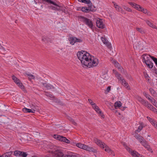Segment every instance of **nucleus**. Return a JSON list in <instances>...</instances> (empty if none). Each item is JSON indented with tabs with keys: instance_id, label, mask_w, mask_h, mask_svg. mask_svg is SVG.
<instances>
[{
	"instance_id": "obj_1",
	"label": "nucleus",
	"mask_w": 157,
	"mask_h": 157,
	"mask_svg": "<svg viewBox=\"0 0 157 157\" xmlns=\"http://www.w3.org/2000/svg\"><path fill=\"white\" fill-rule=\"evenodd\" d=\"M82 64L88 68L96 66L98 63V59L92 56L89 53L84 51H78L77 54Z\"/></svg>"
},
{
	"instance_id": "obj_2",
	"label": "nucleus",
	"mask_w": 157,
	"mask_h": 157,
	"mask_svg": "<svg viewBox=\"0 0 157 157\" xmlns=\"http://www.w3.org/2000/svg\"><path fill=\"white\" fill-rule=\"evenodd\" d=\"M82 64L88 68L96 66L98 63V59L92 56L89 53L84 51H78L77 54Z\"/></svg>"
},
{
	"instance_id": "obj_3",
	"label": "nucleus",
	"mask_w": 157,
	"mask_h": 157,
	"mask_svg": "<svg viewBox=\"0 0 157 157\" xmlns=\"http://www.w3.org/2000/svg\"><path fill=\"white\" fill-rule=\"evenodd\" d=\"M78 18L81 21L83 22L89 28L92 29H93V24L91 20L82 16H78Z\"/></svg>"
},
{
	"instance_id": "obj_4",
	"label": "nucleus",
	"mask_w": 157,
	"mask_h": 157,
	"mask_svg": "<svg viewBox=\"0 0 157 157\" xmlns=\"http://www.w3.org/2000/svg\"><path fill=\"white\" fill-rule=\"evenodd\" d=\"M129 4L132 6L133 7L139 11L143 12L144 13L146 14L147 10L146 9H143L140 5L133 2H129Z\"/></svg>"
},
{
	"instance_id": "obj_5",
	"label": "nucleus",
	"mask_w": 157,
	"mask_h": 157,
	"mask_svg": "<svg viewBox=\"0 0 157 157\" xmlns=\"http://www.w3.org/2000/svg\"><path fill=\"white\" fill-rule=\"evenodd\" d=\"M69 40L70 42V44L72 45H73L76 42L80 43L82 42V40L81 39H78L71 35V36H69Z\"/></svg>"
},
{
	"instance_id": "obj_6",
	"label": "nucleus",
	"mask_w": 157,
	"mask_h": 157,
	"mask_svg": "<svg viewBox=\"0 0 157 157\" xmlns=\"http://www.w3.org/2000/svg\"><path fill=\"white\" fill-rule=\"evenodd\" d=\"M55 157H66L68 155H65L61 151L57 150L54 151Z\"/></svg>"
},
{
	"instance_id": "obj_7",
	"label": "nucleus",
	"mask_w": 157,
	"mask_h": 157,
	"mask_svg": "<svg viewBox=\"0 0 157 157\" xmlns=\"http://www.w3.org/2000/svg\"><path fill=\"white\" fill-rule=\"evenodd\" d=\"M96 23L97 26L99 28L103 29L105 27V25L103 24L102 20L100 19L97 20Z\"/></svg>"
},
{
	"instance_id": "obj_8",
	"label": "nucleus",
	"mask_w": 157,
	"mask_h": 157,
	"mask_svg": "<svg viewBox=\"0 0 157 157\" xmlns=\"http://www.w3.org/2000/svg\"><path fill=\"white\" fill-rule=\"evenodd\" d=\"M143 61L144 63H150V55L147 56V54L143 55Z\"/></svg>"
},
{
	"instance_id": "obj_9",
	"label": "nucleus",
	"mask_w": 157,
	"mask_h": 157,
	"mask_svg": "<svg viewBox=\"0 0 157 157\" xmlns=\"http://www.w3.org/2000/svg\"><path fill=\"white\" fill-rule=\"evenodd\" d=\"M44 92L45 94V95L47 96L50 97L52 98V99H51L52 100L55 101L56 102H58V100L57 99H56L52 94H51L50 92L45 91H44Z\"/></svg>"
},
{
	"instance_id": "obj_10",
	"label": "nucleus",
	"mask_w": 157,
	"mask_h": 157,
	"mask_svg": "<svg viewBox=\"0 0 157 157\" xmlns=\"http://www.w3.org/2000/svg\"><path fill=\"white\" fill-rule=\"evenodd\" d=\"M95 7L93 6V5H88V7H86V12L85 13H88L90 11L93 12L95 10L94 8Z\"/></svg>"
},
{
	"instance_id": "obj_11",
	"label": "nucleus",
	"mask_w": 157,
	"mask_h": 157,
	"mask_svg": "<svg viewBox=\"0 0 157 157\" xmlns=\"http://www.w3.org/2000/svg\"><path fill=\"white\" fill-rule=\"evenodd\" d=\"M41 84L48 90L51 89H55V87L47 83L41 82Z\"/></svg>"
},
{
	"instance_id": "obj_12",
	"label": "nucleus",
	"mask_w": 157,
	"mask_h": 157,
	"mask_svg": "<svg viewBox=\"0 0 157 157\" xmlns=\"http://www.w3.org/2000/svg\"><path fill=\"white\" fill-rule=\"evenodd\" d=\"M143 146H144L147 150L148 151L152 152V150L150 146L147 144V142L146 140L144 141L141 144Z\"/></svg>"
},
{
	"instance_id": "obj_13",
	"label": "nucleus",
	"mask_w": 157,
	"mask_h": 157,
	"mask_svg": "<svg viewBox=\"0 0 157 157\" xmlns=\"http://www.w3.org/2000/svg\"><path fill=\"white\" fill-rule=\"evenodd\" d=\"M95 105V108L94 109L101 116V117L104 118V116L103 114V113H102L101 111L100 110V109L99 108L98 106H96V105Z\"/></svg>"
},
{
	"instance_id": "obj_14",
	"label": "nucleus",
	"mask_w": 157,
	"mask_h": 157,
	"mask_svg": "<svg viewBox=\"0 0 157 157\" xmlns=\"http://www.w3.org/2000/svg\"><path fill=\"white\" fill-rule=\"evenodd\" d=\"M112 63L114 64V66L117 67L118 69H123L122 67L120 66L119 63L116 60H114L113 61Z\"/></svg>"
},
{
	"instance_id": "obj_15",
	"label": "nucleus",
	"mask_w": 157,
	"mask_h": 157,
	"mask_svg": "<svg viewBox=\"0 0 157 157\" xmlns=\"http://www.w3.org/2000/svg\"><path fill=\"white\" fill-rule=\"evenodd\" d=\"M22 110L23 112H24V113H34V112L35 111V110L34 109H28L26 108H23Z\"/></svg>"
},
{
	"instance_id": "obj_16",
	"label": "nucleus",
	"mask_w": 157,
	"mask_h": 157,
	"mask_svg": "<svg viewBox=\"0 0 157 157\" xmlns=\"http://www.w3.org/2000/svg\"><path fill=\"white\" fill-rule=\"evenodd\" d=\"M122 81V84L125 87L128 89H130V88L129 87V85L127 82H126L124 79H121V80Z\"/></svg>"
},
{
	"instance_id": "obj_17",
	"label": "nucleus",
	"mask_w": 157,
	"mask_h": 157,
	"mask_svg": "<svg viewBox=\"0 0 157 157\" xmlns=\"http://www.w3.org/2000/svg\"><path fill=\"white\" fill-rule=\"evenodd\" d=\"M78 1L85 4H89V5L92 4L90 0H78Z\"/></svg>"
},
{
	"instance_id": "obj_18",
	"label": "nucleus",
	"mask_w": 157,
	"mask_h": 157,
	"mask_svg": "<svg viewBox=\"0 0 157 157\" xmlns=\"http://www.w3.org/2000/svg\"><path fill=\"white\" fill-rule=\"evenodd\" d=\"M146 23L147 25L149 26L150 27H151L152 28L156 29H157V27L156 26L154 25V24L150 22L149 21H146Z\"/></svg>"
},
{
	"instance_id": "obj_19",
	"label": "nucleus",
	"mask_w": 157,
	"mask_h": 157,
	"mask_svg": "<svg viewBox=\"0 0 157 157\" xmlns=\"http://www.w3.org/2000/svg\"><path fill=\"white\" fill-rule=\"evenodd\" d=\"M13 153L12 151H9L3 154L2 155V157H10Z\"/></svg>"
},
{
	"instance_id": "obj_20",
	"label": "nucleus",
	"mask_w": 157,
	"mask_h": 157,
	"mask_svg": "<svg viewBox=\"0 0 157 157\" xmlns=\"http://www.w3.org/2000/svg\"><path fill=\"white\" fill-rule=\"evenodd\" d=\"M25 74L26 75L29 76V79L30 80H31L32 79H35V77L34 75L31 74H30L29 73H25Z\"/></svg>"
},
{
	"instance_id": "obj_21",
	"label": "nucleus",
	"mask_w": 157,
	"mask_h": 157,
	"mask_svg": "<svg viewBox=\"0 0 157 157\" xmlns=\"http://www.w3.org/2000/svg\"><path fill=\"white\" fill-rule=\"evenodd\" d=\"M116 9L117 11L120 12L122 14H126V13L119 6H118L117 8L116 7Z\"/></svg>"
},
{
	"instance_id": "obj_22",
	"label": "nucleus",
	"mask_w": 157,
	"mask_h": 157,
	"mask_svg": "<svg viewBox=\"0 0 157 157\" xmlns=\"http://www.w3.org/2000/svg\"><path fill=\"white\" fill-rule=\"evenodd\" d=\"M136 29L137 31L139 32L142 34L145 33V30L142 28H136Z\"/></svg>"
},
{
	"instance_id": "obj_23",
	"label": "nucleus",
	"mask_w": 157,
	"mask_h": 157,
	"mask_svg": "<svg viewBox=\"0 0 157 157\" xmlns=\"http://www.w3.org/2000/svg\"><path fill=\"white\" fill-rule=\"evenodd\" d=\"M12 78L13 80L14 81V82L17 84V83H19V82H20V80L17 77H16L14 75H13L12 76Z\"/></svg>"
},
{
	"instance_id": "obj_24",
	"label": "nucleus",
	"mask_w": 157,
	"mask_h": 157,
	"mask_svg": "<svg viewBox=\"0 0 157 157\" xmlns=\"http://www.w3.org/2000/svg\"><path fill=\"white\" fill-rule=\"evenodd\" d=\"M122 103L120 101H116L114 103V105L116 108L117 107H120L121 106Z\"/></svg>"
},
{
	"instance_id": "obj_25",
	"label": "nucleus",
	"mask_w": 157,
	"mask_h": 157,
	"mask_svg": "<svg viewBox=\"0 0 157 157\" xmlns=\"http://www.w3.org/2000/svg\"><path fill=\"white\" fill-rule=\"evenodd\" d=\"M103 147H102L103 148H105V151H106L109 152V151H111V149L108 146L105 144H103Z\"/></svg>"
},
{
	"instance_id": "obj_26",
	"label": "nucleus",
	"mask_w": 157,
	"mask_h": 157,
	"mask_svg": "<svg viewBox=\"0 0 157 157\" xmlns=\"http://www.w3.org/2000/svg\"><path fill=\"white\" fill-rule=\"evenodd\" d=\"M143 94L144 96H145L149 100H150L151 102H152L153 101H152V100L150 98L151 97L149 95L147 94L145 92H143Z\"/></svg>"
},
{
	"instance_id": "obj_27",
	"label": "nucleus",
	"mask_w": 157,
	"mask_h": 157,
	"mask_svg": "<svg viewBox=\"0 0 157 157\" xmlns=\"http://www.w3.org/2000/svg\"><path fill=\"white\" fill-rule=\"evenodd\" d=\"M42 40L43 41L45 42H50L51 41V40L47 36H43L42 38Z\"/></svg>"
},
{
	"instance_id": "obj_28",
	"label": "nucleus",
	"mask_w": 157,
	"mask_h": 157,
	"mask_svg": "<svg viewBox=\"0 0 157 157\" xmlns=\"http://www.w3.org/2000/svg\"><path fill=\"white\" fill-rule=\"evenodd\" d=\"M52 10L59 11L60 10V7L58 5L55 6H52Z\"/></svg>"
},
{
	"instance_id": "obj_29",
	"label": "nucleus",
	"mask_w": 157,
	"mask_h": 157,
	"mask_svg": "<svg viewBox=\"0 0 157 157\" xmlns=\"http://www.w3.org/2000/svg\"><path fill=\"white\" fill-rule=\"evenodd\" d=\"M145 63L147 67L150 68H152L153 66V64L151 61H150V63Z\"/></svg>"
},
{
	"instance_id": "obj_30",
	"label": "nucleus",
	"mask_w": 157,
	"mask_h": 157,
	"mask_svg": "<svg viewBox=\"0 0 157 157\" xmlns=\"http://www.w3.org/2000/svg\"><path fill=\"white\" fill-rule=\"evenodd\" d=\"M21 153V151L18 150H15L14 152V155L16 156H20Z\"/></svg>"
},
{
	"instance_id": "obj_31",
	"label": "nucleus",
	"mask_w": 157,
	"mask_h": 157,
	"mask_svg": "<svg viewBox=\"0 0 157 157\" xmlns=\"http://www.w3.org/2000/svg\"><path fill=\"white\" fill-rule=\"evenodd\" d=\"M62 136L59 135H53V137L56 140H59L60 141L61 139V137Z\"/></svg>"
},
{
	"instance_id": "obj_32",
	"label": "nucleus",
	"mask_w": 157,
	"mask_h": 157,
	"mask_svg": "<svg viewBox=\"0 0 157 157\" xmlns=\"http://www.w3.org/2000/svg\"><path fill=\"white\" fill-rule=\"evenodd\" d=\"M131 154L133 157H138L137 155H138V152L136 151H131Z\"/></svg>"
},
{
	"instance_id": "obj_33",
	"label": "nucleus",
	"mask_w": 157,
	"mask_h": 157,
	"mask_svg": "<svg viewBox=\"0 0 157 157\" xmlns=\"http://www.w3.org/2000/svg\"><path fill=\"white\" fill-rule=\"evenodd\" d=\"M131 154L133 157H138L137 155H138V152L136 151H131Z\"/></svg>"
},
{
	"instance_id": "obj_34",
	"label": "nucleus",
	"mask_w": 157,
	"mask_h": 157,
	"mask_svg": "<svg viewBox=\"0 0 157 157\" xmlns=\"http://www.w3.org/2000/svg\"><path fill=\"white\" fill-rule=\"evenodd\" d=\"M149 91L153 96H155L156 95V91L153 89L150 88L149 89Z\"/></svg>"
},
{
	"instance_id": "obj_35",
	"label": "nucleus",
	"mask_w": 157,
	"mask_h": 157,
	"mask_svg": "<svg viewBox=\"0 0 157 157\" xmlns=\"http://www.w3.org/2000/svg\"><path fill=\"white\" fill-rule=\"evenodd\" d=\"M18 86L20 87L21 89H23L24 88V86H23V84L21 83V81L20 82H19V83L17 84Z\"/></svg>"
},
{
	"instance_id": "obj_36",
	"label": "nucleus",
	"mask_w": 157,
	"mask_h": 157,
	"mask_svg": "<svg viewBox=\"0 0 157 157\" xmlns=\"http://www.w3.org/2000/svg\"><path fill=\"white\" fill-rule=\"evenodd\" d=\"M150 58L153 60L155 64H156L157 67V58L154 57L153 56H150Z\"/></svg>"
},
{
	"instance_id": "obj_37",
	"label": "nucleus",
	"mask_w": 157,
	"mask_h": 157,
	"mask_svg": "<svg viewBox=\"0 0 157 157\" xmlns=\"http://www.w3.org/2000/svg\"><path fill=\"white\" fill-rule=\"evenodd\" d=\"M28 155V154L26 153V152L21 151V153L20 155L21 157H26Z\"/></svg>"
},
{
	"instance_id": "obj_38",
	"label": "nucleus",
	"mask_w": 157,
	"mask_h": 157,
	"mask_svg": "<svg viewBox=\"0 0 157 157\" xmlns=\"http://www.w3.org/2000/svg\"><path fill=\"white\" fill-rule=\"evenodd\" d=\"M95 142H96V143L98 145V143H101V144L102 145V146H103L104 145L103 144H105L104 142H102L101 140H99V139H96V140H95Z\"/></svg>"
},
{
	"instance_id": "obj_39",
	"label": "nucleus",
	"mask_w": 157,
	"mask_h": 157,
	"mask_svg": "<svg viewBox=\"0 0 157 157\" xmlns=\"http://www.w3.org/2000/svg\"><path fill=\"white\" fill-rule=\"evenodd\" d=\"M141 103L144 106H147L148 102L144 99Z\"/></svg>"
},
{
	"instance_id": "obj_40",
	"label": "nucleus",
	"mask_w": 157,
	"mask_h": 157,
	"mask_svg": "<svg viewBox=\"0 0 157 157\" xmlns=\"http://www.w3.org/2000/svg\"><path fill=\"white\" fill-rule=\"evenodd\" d=\"M123 8L125 10H126L128 12H130L132 11V10L130 8H129L125 6H123Z\"/></svg>"
},
{
	"instance_id": "obj_41",
	"label": "nucleus",
	"mask_w": 157,
	"mask_h": 157,
	"mask_svg": "<svg viewBox=\"0 0 157 157\" xmlns=\"http://www.w3.org/2000/svg\"><path fill=\"white\" fill-rule=\"evenodd\" d=\"M86 150L90 152H94L95 151V150L92 147H90L88 146L87 149Z\"/></svg>"
},
{
	"instance_id": "obj_42",
	"label": "nucleus",
	"mask_w": 157,
	"mask_h": 157,
	"mask_svg": "<svg viewBox=\"0 0 157 157\" xmlns=\"http://www.w3.org/2000/svg\"><path fill=\"white\" fill-rule=\"evenodd\" d=\"M143 128V127L141 125H140L138 128L137 130L135 131V133H136V132H139L141 130H142Z\"/></svg>"
},
{
	"instance_id": "obj_43",
	"label": "nucleus",
	"mask_w": 157,
	"mask_h": 157,
	"mask_svg": "<svg viewBox=\"0 0 157 157\" xmlns=\"http://www.w3.org/2000/svg\"><path fill=\"white\" fill-rule=\"evenodd\" d=\"M138 140L141 144H142L144 141V140H145L144 138L142 136H141V137L139 139H138Z\"/></svg>"
},
{
	"instance_id": "obj_44",
	"label": "nucleus",
	"mask_w": 157,
	"mask_h": 157,
	"mask_svg": "<svg viewBox=\"0 0 157 157\" xmlns=\"http://www.w3.org/2000/svg\"><path fill=\"white\" fill-rule=\"evenodd\" d=\"M136 133V134H135L134 136L136 138V139L138 140L142 136L141 135Z\"/></svg>"
},
{
	"instance_id": "obj_45",
	"label": "nucleus",
	"mask_w": 157,
	"mask_h": 157,
	"mask_svg": "<svg viewBox=\"0 0 157 157\" xmlns=\"http://www.w3.org/2000/svg\"><path fill=\"white\" fill-rule=\"evenodd\" d=\"M121 75L117 72L116 75H115L116 76L117 78V79L120 80H121L122 79L121 77H120Z\"/></svg>"
},
{
	"instance_id": "obj_46",
	"label": "nucleus",
	"mask_w": 157,
	"mask_h": 157,
	"mask_svg": "<svg viewBox=\"0 0 157 157\" xmlns=\"http://www.w3.org/2000/svg\"><path fill=\"white\" fill-rule=\"evenodd\" d=\"M83 144H82L81 143H77L76 144V146L82 149V147Z\"/></svg>"
},
{
	"instance_id": "obj_47",
	"label": "nucleus",
	"mask_w": 157,
	"mask_h": 157,
	"mask_svg": "<svg viewBox=\"0 0 157 157\" xmlns=\"http://www.w3.org/2000/svg\"><path fill=\"white\" fill-rule=\"evenodd\" d=\"M101 39L102 41L104 44H105L108 41V40H107L105 38V37H101Z\"/></svg>"
},
{
	"instance_id": "obj_48",
	"label": "nucleus",
	"mask_w": 157,
	"mask_h": 157,
	"mask_svg": "<svg viewBox=\"0 0 157 157\" xmlns=\"http://www.w3.org/2000/svg\"><path fill=\"white\" fill-rule=\"evenodd\" d=\"M105 44L107 45L109 49H110L111 48L110 43L108 41Z\"/></svg>"
},
{
	"instance_id": "obj_49",
	"label": "nucleus",
	"mask_w": 157,
	"mask_h": 157,
	"mask_svg": "<svg viewBox=\"0 0 157 157\" xmlns=\"http://www.w3.org/2000/svg\"><path fill=\"white\" fill-rule=\"evenodd\" d=\"M147 106H146L147 108H148L149 109H151L152 107H153V106L150 103H148V104L147 105Z\"/></svg>"
},
{
	"instance_id": "obj_50",
	"label": "nucleus",
	"mask_w": 157,
	"mask_h": 157,
	"mask_svg": "<svg viewBox=\"0 0 157 157\" xmlns=\"http://www.w3.org/2000/svg\"><path fill=\"white\" fill-rule=\"evenodd\" d=\"M151 123L153 125L156 126V127H157V122L156 121L153 120Z\"/></svg>"
},
{
	"instance_id": "obj_51",
	"label": "nucleus",
	"mask_w": 157,
	"mask_h": 157,
	"mask_svg": "<svg viewBox=\"0 0 157 157\" xmlns=\"http://www.w3.org/2000/svg\"><path fill=\"white\" fill-rule=\"evenodd\" d=\"M88 101L89 103L91 105H95V103H94L90 99H88Z\"/></svg>"
},
{
	"instance_id": "obj_52",
	"label": "nucleus",
	"mask_w": 157,
	"mask_h": 157,
	"mask_svg": "<svg viewBox=\"0 0 157 157\" xmlns=\"http://www.w3.org/2000/svg\"><path fill=\"white\" fill-rule=\"evenodd\" d=\"M61 139L60 141L65 142L66 141V140L65 139H64V138H66L65 137H64L63 136H62V137H61Z\"/></svg>"
},
{
	"instance_id": "obj_53",
	"label": "nucleus",
	"mask_w": 157,
	"mask_h": 157,
	"mask_svg": "<svg viewBox=\"0 0 157 157\" xmlns=\"http://www.w3.org/2000/svg\"><path fill=\"white\" fill-rule=\"evenodd\" d=\"M88 147V146L87 145L83 144L82 149L86 150Z\"/></svg>"
},
{
	"instance_id": "obj_54",
	"label": "nucleus",
	"mask_w": 157,
	"mask_h": 157,
	"mask_svg": "<svg viewBox=\"0 0 157 157\" xmlns=\"http://www.w3.org/2000/svg\"><path fill=\"white\" fill-rule=\"evenodd\" d=\"M147 118L148 120L151 123L154 120L152 119L151 118L149 117H147Z\"/></svg>"
},
{
	"instance_id": "obj_55",
	"label": "nucleus",
	"mask_w": 157,
	"mask_h": 157,
	"mask_svg": "<svg viewBox=\"0 0 157 157\" xmlns=\"http://www.w3.org/2000/svg\"><path fill=\"white\" fill-rule=\"evenodd\" d=\"M126 149L131 154V151H132V149L129 147H127L126 148Z\"/></svg>"
},
{
	"instance_id": "obj_56",
	"label": "nucleus",
	"mask_w": 157,
	"mask_h": 157,
	"mask_svg": "<svg viewBox=\"0 0 157 157\" xmlns=\"http://www.w3.org/2000/svg\"><path fill=\"white\" fill-rule=\"evenodd\" d=\"M138 100L140 102H141L144 99H142L141 97H139L138 98Z\"/></svg>"
},
{
	"instance_id": "obj_57",
	"label": "nucleus",
	"mask_w": 157,
	"mask_h": 157,
	"mask_svg": "<svg viewBox=\"0 0 157 157\" xmlns=\"http://www.w3.org/2000/svg\"><path fill=\"white\" fill-rule=\"evenodd\" d=\"M70 121H71L72 122L73 124L75 125L76 124V123L75 121L73 120L71 118Z\"/></svg>"
},
{
	"instance_id": "obj_58",
	"label": "nucleus",
	"mask_w": 157,
	"mask_h": 157,
	"mask_svg": "<svg viewBox=\"0 0 157 157\" xmlns=\"http://www.w3.org/2000/svg\"><path fill=\"white\" fill-rule=\"evenodd\" d=\"M143 73H144V75L145 78H147V77H149L148 75L146 72H143Z\"/></svg>"
},
{
	"instance_id": "obj_59",
	"label": "nucleus",
	"mask_w": 157,
	"mask_h": 157,
	"mask_svg": "<svg viewBox=\"0 0 157 157\" xmlns=\"http://www.w3.org/2000/svg\"><path fill=\"white\" fill-rule=\"evenodd\" d=\"M154 102L153 103V105L156 107L157 108V102H156V101L154 99Z\"/></svg>"
},
{
	"instance_id": "obj_60",
	"label": "nucleus",
	"mask_w": 157,
	"mask_h": 157,
	"mask_svg": "<svg viewBox=\"0 0 157 157\" xmlns=\"http://www.w3.org/2000/svg\"><path fill=\"white\" fill-rule=\"evenodd\" d=\"M86 7H85V6L82 7V11L83 12H86L85 11H86Z\"/></svg>"
},
{
	"instance_id": "obj_61",
	"label": "nucleus",
	"mask_w": 157,
	"mask_h": 157,
	"mask_svg": "<svg viewBox=\"0 0 157 157\" xmlns=\"http://www.w3.org/2000/svg\"><path fill=\"white\" fill-rule=\"evenodd\" d=\"M111 90V86H108L106 89V91L109 92Z\"/></svg>"
},
{
	"instance_id": "obj_62",
	"label": "nucleus",
	"mask_w": 157,
	"mask_h": 157,
	"mask_svg": "<svg viewBox=\"0 0 157 157\" xmlns=\"http://www.w3.org/2000/svg\"><path fill=\"white\" fill-rule=\"evenodd\" d=\"M146 14H147V15L148 16H151L152 14V13L151 12H150L149 11H148V10L147 11V13H146Z\"/></svg>"
},
{
	"instance_id": "obj_63",
	"label": "nucleus",
	"mask_w": 157,
	"mask_h": 157,
	"mask_svg": "<svg viewBox=\"0 0 157 157\" xmlns=\"http://www.w3.org/2000/svg\"><path fill=\"white\" fill-rule=\"evenodd\" d=\"M64 139H65V140H66V141L65 142V143H67V144L70 143V141L69 140L67 139V138H64Z\"/></svg>"
},
{
	"instance_id": "obj_64",
	"label": "nucleus",
	"mask_w": 157,
	"mask_h": 157,
	"mask_svg": "<svg viewBox=\"0 0 157 157\" xmlns=\"http://www.w3.org/2000/svg\"><path fill=\"white\" fill-rule=\"evenodd\" d=\"M155 108L153 106L152 107V108H151V109H150L151 110V111H153L154 112L155 111Z\"/></svg>"
}]
</instances>
